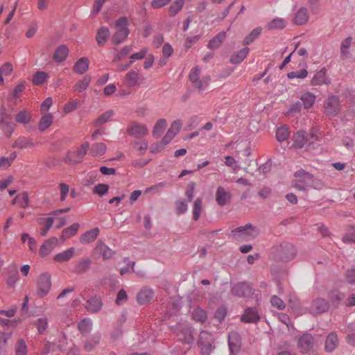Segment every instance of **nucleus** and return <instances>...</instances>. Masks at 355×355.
Returning a JSON list of instances; mask_svg holds the SVG:
<instances>
[{
    "label": "nucleus",
    "instance_id": "obj_1",
    "mask_svg": "<svg viewBox=\"0 0 355 355\" xmlns=\"http://www.w3.org/2000/svg\"><path fill=\"white\" fill-rule=\"evenodd\" d=\"M128 21L125 17H119L115 22L116 32L112 36V42L119 44L123 42L129 35Z\"/></svg>",
    "mask_w": 355,
    "mask_h": 355
},
{
    "label": "nucleus",
    "instance_id": "obj_2",
    "mask_svg": "<svg viewBox=\"0 0 355 355\" xmlns=\"http://www.w3.org/2000/svg\"><path fill=\"white\" fill-rule=\"evenodd\" d=\"M235 239L241 241H250L258 235V231L250 224L239 227L232 231Z\"/></svg>",
    "mask_w": 355,
    "mask_h": 355
},
{
    "label": "nucleus",
    "instance_id": "obj_3",
    "mask_svg": "<svg viewBox=\"0 0 355 355\" xmlns=\"http://www.w3.org/2000/svg\"><path fill=\"white\" fill-rule=\"evenodd\" d=\"M294 176L293 187L299 190H304L313 183V175L304 170L301 169L296 171Z\"/></svg>",
    "mask_w": 355,
    "mask_h": 355
},
{
    "label": "nucleus",
    "instance_id": "obj_4",
    "mask_svg": "<svg viewBox=\"0 0 355 355\" xmlns=\"http://www.w3.org/2000/svg\"><path fill=\"white\" fill-rule=\"evenodd\" d=\"M200 77V69L198 66L193 68L189 73V80L193 85L199 90H202L207 88L209 81V76H204L202 78Z\"/></svg>",
    "mask_w": 355,
    "mask_h": 355
},
{
    "label": "nucleus",
    "instance_id": "obj_5",
    "mask_svg": "<svg viewBox=\"0 0 355 355\" xmlns=\"http://www.w3.org/2000/svg\"><path fill=\"white\" fill-rule=\"evenodd\" d=\"M127 133L137 139L143 138L148 135V129L144 124H141L136 121H130L126 128Z\"/></svg>",
    "mask_w": 355,
    "mask_h": 355
},
{
    "label": "nucleus",
    "instance_id": "obj_6",
    "mask_svg": "<svg viewBox=\"0 0 355 355\" xmlns=\"http://www.w3.org/2000/svg\"><path fill=\"white\" fill-rule=\"evenodd\" d=\"M213 340L214 338L211 334L205 331L200 332L198 345L202 355H209L214 349L212 345Z\"/></svg>",
    "mask_w": 355,
    "mask_h": 355
},
{
    "label": "nucleus",
    "instance_id": "obj_7",
    "mask_svg": "<svg viewBox=\"0 0 355 355\" xmlns=\"http://www.w3.org/2000/svg\"><path fill=\"white\" fill-rule=\"evenodd\" d=\"M324 110L326 115L336 116L340 111V102L338 96H329L324 103Z\"/></svg>",
    "mask_w": 355,
    "mask_h": 355
},
{
    "label": "nucleus",
    "instance_id": "obj_8",
    "mask_svg": "<svg viewBox=\"0 0 355 355\" xmlns=\"http://www.w3.org/2000/svg\"><path fill=\"white\" fill-rule=\"evenodd\" d=\"M310 17L309 12L305 7H301L293 14L292 22L297 26H304L307 24Z\"/></svg>",
    "mask_w": 355,
    "mask_h": 355
},
{
    "label": "nucleus",
    "instance_id": "obj_9",
    "mask_svg": "<svg viewBox=\"0 0 355 355\" xmlns=\"http://www.w3.org/2000/svg\"><path fill=\"white\" fill-rule=\"evenodd\" d=\"M37 291L40 295H46L51 287V276L48 273L40 275L37 280Z\"/></svg>",
    "mask_w": 355,
    "mask_h": 355
},
{
    "label": "nucleus",
    "instance_id": "obj_10",
    "mask_svg": "<svg viewBox=\"0 0 355 355\" xmlns=\"http://www.w3.org/2000/svg\"><path fill=\"white\" fill-rule=\"evenodd\" d=\"M58 243V239L56 237H51L46 240L39 250L40 256L44 258L50 254Z\"/></svg>",
    "mask_w": 355,
    "mask_h": 355
},
{
    "label": "nucleus",
    "instance_id": "obj_11",
    "mask_svg": "<svg viewBox=\"0 0 355 355\" xmlns=\"http://www.w3.org/2000/svg\"><path fill=\"white\" fill-rule=\"evenodd\" d=\"M297 346L301 352H309L313 346V336L309 334L302 335L298 340Z\"/></svg>",
    "mask_w": 355,
    "mask_h": 355
},
{
    "label": "nucleus",
    "instance_id": "obj_12",
    "mask_svg": "<svg viewBox=\"0 0 355 355\" xmlns=\"http://www.w3.org/2000/svg\"><path fill=\"white\" fill-rule=\"evenodd\" d=\"M329 309V304L324 300L322 298H318L313 301L309 311L312 314H320L325 312Z\"/></svg>",
    "mask_w": 355,
    "mask_h": 355
},
{
    "label": "nucleus",
    "instance_id": "obj_13",
    "mask_svg": "<svg viewBox=\"0 0 355 355\" xmlns=\"http://www.w3.org/2000/svg\"><path fill=\"white\" fill-rule=\"evenodd\" d=\"M99 233V228L94 227L82 234L80 236L79 241L82 244L91 243L96 239Z\"/></svg>",
    "mask_w": 355,
    "mask_h": 355
},
{
    "label": "nucleus",
    "instance_id": "obj_14",
    "mask_svg": "<svg viewBox=\"0 0 355 355\" xmlns=\"http://www.w3.org/2000/svg\"><path fill=\"white\" fill-rule=\"evenodd\" d=\"M292 146L295 148H302L306 144L308 139L306 133L303 130H300L293 135Z\"/></svg>",
    "mask_w": 355,
    "mask_h": 355
},
{
    "label": "nucleus",
    "instance_id": "obj_15",
    "mask_svg": "<svg viewBox=\"0 0 355 355\" xmlns=\"http://www.w3.org/2000/svg\"><path fill=\"white\" fill-rule=\"evenodd\" d=\"M153 291L148 287H144L140 290L137 296L139 304H146L148 303L153 297Z\"/></svg>",
    "mask_w": 355,
    "mask_h": 355
},
{
    "label": "nucleus",
    "instance_id": "obj_16",
    "mask_svg": "<svg viewBox=\"0 0 355 355\" xmlns=\"http://www.w3.org/2000/svg\"><path fill=\"white\" fill-rule=\"evenodd\" d=\"M37 143L33 141L31 137H20L13 144V148H18L20 149L23 148H31L35 147Z\"/></svg>",
    "mask_w": 355,
    "mask_h": 355
},
{
    "label": "nucleus",
    "instance_id": "obj_17",
    "mask_svg": "<svg viewBox=\"0 0 355 355\" xmlns=\"http://www.w3.org/2000/svg\"><path fill=\"white\" fill-rule=\"evenodd\" d=\"M329 83V80L327 76L325 69L316 72L311 80V85L313 86L327 85Z\"/></svg>",
    "mask_w": 355,
    "mask_h": 355
},
{
    "label": "nucleus",
    "instance_id": "obj_18",
    "mask_svg": "<svg viewBox=\"0 0 355 355\" xmlns=\"http://www.w3.org/2000/svg\"><path fill=\"white\" fill-rule=\"evenodd\" d=\"M75 248H69L66 250L55 254L53 260L56 263H63L69 261L75 255Z\"/></svg>",
    "mask_w": 355,
    "mask_h": 355
},
{
    "label": "nucleus",
    "instance_id": "obj_19",
    "mask_svg": "<svg viewBox=\"0 0 355 355\" xmlns=\"http://www.w3.org/2000/svg\"><path fill=\"white\" fill-rule=\"evenodd\" d=\"M102 305L101 298L95 296L87 301L85 308L91 313H97L101 309Z\"/></svg>",
    "mask_w": 355,
    "mask_h": 355
},
{
    "label": "nucleus",
    "instance_id": "obj_20",
    "mask_svg": "<svg viewBox=\"0 0 355 355\" xmlns=\"http://www.w3.org/2000/svg\"><path fill=\"white\" fill-rule=\"evenodd\" d=\"M315 99L316 96L310 92H306L300 96L302 106L303 105V107L305 110H309L312 107L315 103Z\"/></svg>",
    "mask_w": 355,
    "mask_h": 355
},
{
    "label": "nucleus",
    "instance_id": "obj_21",
    "mask_svg": "<svg viewBox=\"0 0 355 355\" xmlns=\"http://www.w3.org/2000/svg\"><path fill=\"white\" fill-rule=\"evenodd\" d=\"M338 345V336L335 332L330 333L325 340V350L327 352H333Z\"/></svg>",
    "mask_w": 355,
    "mask_h": 355
},
{
    "label": "nucleus",
    "instance_id": "obj_22",
    "mask_svg": "<svg viewBox=\"0 0 355 355\" xmlns=\"http://www.w3.org/2000/svg\"><path fill=\"white\" fill-rule=\"evenodd\" d=\"M89 61L87 58H80L73 65V70L78 74H83L89 69Z\"/></svg>",
    "mask_w": 355,
    "mask_h": 355
},
{
    "label": "nucleus",
    "instance_id": "obj_23",
    "mask_svg": "<svg viewBox=\"0 0 355 355\" xmlns=\"http://www.w3.org/2000/svg\"><path fill=\"white\" fill-rule=\"evenodd\" d=\"M230 197V194L223 187H219L217 189L216 200L219 205L223 206L226 205L229 202Z\"/></svg>",
    "mask_w": 355,
    "mask_h": 355
},
{
    "label": "nucleus",
    "instance_id": "obj_24",
    "mask_svg": "<svg viewBox=\"0 0 355 355\" xmlns=\"http://www.w3.org/2000/svg\"><path fill=\"white\" fill-rule=\"evenodd\" d=\"M167 126V121L164 119H160L155 123L152 135L154 138L158 139L162 135L164 130Z\"/></svg>",
    "mask_w": 355,
    "mask_h": 355
},
{
    "label": "nucleus",
    "instance_id": "obj_25",
    "mask_svg": "<svg viewBox=\"0 0 355 355\" xmlns=\"http://www.w3.org/2000/svg\"><path fill=\"white\" fill-rule=\"evenodd\" d=\"M148 53V49H144L140 51L133 53L130 55V62L124 65L119 66V70L124 71L127 69L134 62L135 60H141L144 58Z\"/></svg>",
    "mask_w": 355,
    "mask_h": 355
},
{
    "label": "nucleus",
    "instance_id": "obj_26",
    "mask_svg": "<svg viewBox=\"0 0 355 355\" xmlns=\"http://www.w3.org/2000/svg\"><path fill=\"white\" fill-rule=\"evenodd\" d=\"M139 81V74L135 71L128 72L123 80L124 85L130 88L135 87Z\"/></svg>",
    "mask_w": 355,
    "mask_h": 355
},
{
    "label": "nucleus",
    "instance_id": "obj_27",
    "mask_svg": "<svg viewBox=\"0 0 355 355\" xmlns=\"http://www.w3.org/2000/svg\"><path fill=\"white\" fill-rule=\"evenodd\" d=\"M259 316L257 311L252 308H248L242 315V320L245 322H257Z\"/></svg>",
    "mask_w": 355,
    "mask_h": 355
},
{
    "label": "nucleus",
    "instance_id": "obj_28",
    "mask_svg": "<svg viewBox=\"0 0 355 355\" xmlns=\"http://www.w3.org/2000/svg\"><path fill=\"white\" fill-rule=\"evenodd\" d=\"M228 343L230 349L232 353L239 351L241 346V340L237 333L232 332L229 335Z\"/></svg>",
    "mask_w": 355,
    "mask_h": 355
},
{
    "label": "nucleus",
    "instance_id": "obj_29",
    "mask_svg": "<svg viewBox=\"0 0 355 355\" xmlns=\"http://www.w3.org/2000/svg\"><path fill=\"white\" fill-rule=\"evenodd\" d=\"M114 115V112L112 110H107L101 114L94 122L93 125L95 127H98L101 125L110 121Z\"/></svg>",
    "mask_w": 355,
    "mask_h": 355
},
{
    "label": "nucleus",
    "instance_id": "obj_30",
    "mask_svg": "<svg viewBox=\"0 0 355 355\" xmlns=\"http://www.w3.org/2000/svg\"><path fill=\"white\" fill-rule=\"evenodd\" d=\"M232 293L239 297H243L248 295L251 290L249 286L245 283L236 284L232 288Z\"/></svg>",
    "mask_w": 355,
    "mask_h": 355
},
{
    "label": "nucleus",
    "instance_id": "obj_31",
    "mask_svg": "<svg viewBox=\"0 0 355 355\" xmlns=\"http://www.w3.org/2000/svg\"><path fill=\"white\" fill-rule=\"evenodd\" d=\"M226 37L225 32H220L214 36L208 43L207 47L210 49H216L220 47Z\"/></svg>",
    "mask_w": 355,
    "mask_h": 355
},
{
    "label": "nucleus",
    "instance_id": "obj_32",
    "mask_svg": "<svg viewBox=\"0 0 355 355\" xmlns=\"http://www.w3.org/2000/svg\"><path fill=\"white\" fill-rule=\"evenodd\" d=\"M95 250L99 252L105 260L110 259L114 254V252L111 248L102 243L96 245Z\"/></svg>",
    "mask_w": 355,
    "mask_h": 355
},
{
    "label": "nucleus",
    "instance_id": "obj_33",
    "mask_svg": "<svg viewBox=\"0 0 355 355\" xmlns=\"http://www.w3.org/2000/svg\"><path fill=\"white\" fill-rule=\"evenodd\" d=\"M69 53V49L65 45H61L58 47L53 55V60L57 62L64 61Z\"/></svg>",
    "mask_w": 355,
    "mask_h": 355
},
{
    "label": "nucleus",
    "instance_id": "obj_34",
    "mask_svg": "<svg viewBox=\"0 0 355 355\" xmlns=\"http://www.w3.org/2000/svg\"><path fill=\"white\" fill-rule=\"evenodd\" d=\"M91 265V260L88 258H83L78 260L74 269L76 273H83L87 271Z\"/></svg>",
    "mask_w": 355,
    "mask_h": 355
},
{
    "label": "nucleus",
    "instance_id": "obj_35",
    "mask_svg": "<svg viewBox=\"0 0 355 355\" xmlns=\"http://www.w3.org/2000/svg\"><path fill=\"white\" fill-rule=\"evenodd\" d=\"M249 53V48L245 47L241 49L236 53L232 55L230 58V62L232 64H239L241 63L248 55Z\"/></svg>",
    "mask_w": 355,
    "mask_h": 355
},
{
    "label": "nucleus",
    "instance_id": "obj_36",
    "mask_svg": "<svg viewBox=\"0 0 355 355\" xmlns=\"http://www.w3.org/2000/svg\"><path fill=\"white\" fill-rule=\"evenodd\" d=\"M107 150L106 145L102 142H97L92 144L90 148V154L92 156H102Z\"/></svg>",
    "mask_w": 355,
    "mask_h": 355
},
{
    "label": "nucleus",
    "instance_id": "obj_37",
    "mask_svg": "<svg viewBox=\"0 0 355 355\" xmlns=\"http://www.w3.org/2000/svg\"><path fill=\"white\" fill-rule=\"evenodd\" d=\"M110 31L105 26L101 27L97 32L96 41L98 45L102 46L105 44L110 36Z\"/></svg>",
    "mask_w": 355,
    "mask_h": 355
},
{
    "label": "nucleus",
    "instance_id": "obj_38",
    "mask_svg": "<svg viewBox=\"0 0 355 355\" xmlns=\"http://www.w3.org/2000/svg\"><path fill=\"white\" fill-rule=\"evenodd\" d=\"M44 115L41 118L38 128L40 131L43 132L46 130L53 123V116L50 113H43Z\"/></svg>",
    "mask_w": 355,
    "mask_h": 355
},
{
    "label": "nucleus",
    "instance_id": "obj_39",
    "mask_svg": "<svg viewBox=\"0 0 355 355\" xmlns=\"http://www.w3.org/2000/svg\"><path fill=\"white\" fill-rule=\"evenodd\" d=\"M191 316L193 320L202 323L205 322L207 318V312L200 307L195 308L193 310Z\"/></svg>",
    "mask_w": 355,
    "mask_h": 355
},
{
    "label": "nucleus",
    "instance_id": "obj_40",
    "mask_svg": "<svg viewBox=\"0 0 355 355\" xmlns=\"http://www.w3.org/2000/svg\"><path fill=\"white\" fill-rule=\"evenodd\" d=\"M79 227V224L76 223L70 227L65 228L62 230L61 238L63 240H66L74 236L78 232Z\"/></svg>",
    "mask_w": 355,
    "mask_h": 355
},
{
    "label": "nucleus",
    "instance_id": "obj_41",
    "mask_svg": "<svg viewBox=\"0 0 355 355\" xmlns=\"http://www.w3.org/2000/svg\"><path fill=\"white\" fill-rule=\"evenodd\" d=\"M352 38L348 37L347 38L343 40L340 45V57L342 59H346L349 58V53L348 49L350 48L352 44Z\"/></svg>",
    "mask_w": 355,
    "mask_h": 355
},
{
    "label": "nucleus",
    "instance_id": "obj_42",
    "mask_svg": "<svg viewBox=\"0 0 355 355\" xmlns=\"http://www.w3.org/2000/svg\"><path fill=\"white\" fill-rule=\"evenodd\" d=\"M178 337L180 340L187 344L191 343L193 340L192 331L189 328L184 329L180 331L178 334Z\"/></svg>",
    "mask_w": 355,
    "mask_h": 355
},
{
    "label": "nucleus",
    "instance_id": "obj_43",
    "mask_svg": "<svg viewBox=\"0 0 355 355\" xmlns=\"http://www.w3.org/2000/svg\"><path fill=\"white\" fill-rule=\"evenodd\" d=\"M290 135V131L286 125H282L276 130V138L278 141L282 142L286 141Z\"/></svg>",
    "mask_w": 355,
    "mask_h": 355
},
{
    "label": "nucleus",
    "instance_id": "obj_44",
    "mask_svg": "<svg viewBox=\"0 0 355 355\" xmlns=\"http://www.w3.org/2000/svg\"><path fill=\"white\" fill-rule=\"evenodd\" d=\"M286 25L287 21L286 19L283 18H275L268 24V28L270 30H279L284 28Z\"/></svg>",
    "mask_w": 355,
    "mask_h": 355
},
{
    "label": "nucleus",
    "instance_id": "obj_45",
    "mask_svg": "<svg viewBox=\"0 0 355 355\" xmlns=\"http://www.w3.org/2000/svg\"><path fill=\"white\" fill-rule=\"evenodd\" d=\"M32 114L27 110L19 112L15 116V121L17 123L27 124L31 121Z\"/></svg>",
    "mask_w": 355,
    "mask_h": 355
},
{
    "label": "nucleus",
    "instance_id": "obj_46",
    "mask_svg": "<svg viewBox=\"0 0 355 355\" xmlns=\"http://www.w3.org/2000/svg\"><path fill=\"white\" fill-rule=\"evenodd\" d=\"M202 211V199L197 198L193 203V218L194 220H198L200 216Z\"/></svg>",
    "mask_w": 355,
    "mask_h": 355
},
{
    "label": "nucleus",
    "instance_id": "obj_47",
    "mask_svg": "<svg viewBox=\"0 0 355 355\" xmlns=\"http://www.w3.org/2000/svg\"><path fill=\"white\" fill-rule=\"evenodd\" d=\"M92 320L85 318L78 323V328L83 334H87L92 329Z\"/></svg>",
    "mask_w": 355,
    "mask_h": 355
},
{
    "label": "nucleus",
    "instance_id": "obj_48",
    "mask_svg": "<svg viewBox=\"0 0 355 355\" xmlns=\"http://www.w3.org/2000/svg\"><path fill=\"white\" fill-rule=\"evenodd\" d=\"M133 146L138 151L139 155H143L148 148V141L146 139L136 141L134 142Z\"/></svg>",
    "mask_w": 355,
    "mask_h": 355
},
{
    "label": "nucleus",
    "instance_id": "obj_49",
    "mask_svg": "<svg viewBox=\"0 0 355 355\" xmlns=\"http://www.w3.org/2000/svg\"><path fill=\"white\" fill-rule=\"evenodd\" d=\"M91 82V78L89 76H85L81 79L80 80L78 81L75 86V90L78 91L79 92H81L84 90H85L87 87L89 86V83Z\"/></svg>",
    "mask_w": 355,
    "mask_h": 355
},
{
    "label": "nucleus",
    "instance_id": "obj_50",
    "mask_svg": "<svg viewBox=\"0 0 355 355\" xmlns=\"http://www.w3.org/2000/svg\"><path fill=\"white\" fill-rule=\"evenodd\" d=\"M54 221V218L52 217L45 218H39L37 222L40 224H44L45 225L44 228L41 231V235L44 236L47 234L49 230L52 226Z\"/></svg>",
    "mask_w": 355,
    "mask_h": 355
},
{
    "label": "nucleus",
    "instance_id": "obj_51",
    "mask_svg": "<svg viewBox=\"0 0 355 355\" xmlns=\"http://www.w3.org/2000/svg\"><path fill=\"white\" fill-rule=\"evenodd\" d=\"M48 77L47 73L44 71H37L33 76V83L35 85H41L45 83Z\"/></svg>",
    "mask_w": 355,
    "mask_h": 355
},
{
    "label": "nucleus",
    "instance_id": "obj_52",
    "mask_svg": "<svg viewBox=\"0 0 355 355\" xmlns=\"http://www.w3.org/2000/svg\"><path fill=\"white\" fill-rule=\"evenodd\" d=\"M302 107V103L297 101L293 103L286 112H284V115L286 116H293L300 112Z\"/></svg>",
    "mask_w": 355,
    "mask_h": 355
},
{
    "label": "nucleus",
    "instance_id": "obj_53",
    "mask_svg": "<svg viewBox=\"0 0 355 355\" xmlns=\"http://www.w3.org/2000/svg\"><path fill=\"white\" fill-rule=\"evenodd\" d=\"M184 3V0H176L175 1L169 8V15L174 16L182 9Z\"/></svg>",
    "mask_w": 355,
    "mask_h": 355
},
{
    "label": "nucleus",
    "instance_id": "obj_54",
    "mask_svg": "<svg viewBox=\"0 0 355 355\" xmlns=\"http://www.w3.org/2000/svg\"><path fill=\"white\" fill-rule=\"evenodd\" d=\"M262 28L261 27H257L254 28L247 37H245L244 40L245 44H250L254 40H256L259 35L261 34Z\"/></svg>",
    "mask_w": 355,
    "mask_h": 355
},
{
    "label": "nucleus",
    "instance_id": "obj_55",
    "mask_svg": "<svg viewBox=\"0 0 355 355\" xmlns=\"http://www.w3.org/2000/svg\"><path fill=\"white\" fill-rule=\"evenodd\" d=\"M100 337L98 336H96L87 339L84 344V349L87 351H92L95 346L98 343Z\"/></svg>",
    "mask_w": 355,
    "mask_h": 355
},
{
    "label": "nucleus",
    "instance_id": "obj_56",
    "mask_svg": "<svg viewBox=\"0 0 355 355\" xmlns=\"http://www.w3.org/2000/svg\"><path fill=\"white\" fill-rule=\"evenodd\" d=\"M27 347L24 340H19L15 346V355H26Z\"/></svg>",
    "mask_w": 355,
    "mask_h": 355
},
{
    "label": "nucleus",
    "instance_id": "obj_57",
    "mask_svg": "<svg viewBox=\"0 0 355 355\" xmlns=\"http://www.w3.org/2000/svg\"><path fill=\"white\" fill-rule=\"evenodd\" d=\"M89 148V144L88 141H85L81 144L80 147H78L76 150V151H74V153L76 154V156H78L80 159L82 161L85 155L87 154L88 150Z\"/></svg>",
    "mask_w": 355,
    "mask_h": 355
},
{
    "label": "nucleus",
    "instance_id": "obj_58",
    "mask_svg": "<svg viewBox=\"0 0 355 355\" xmlns=\"http://www.w3.org/2000/svg\"><path fill=\"white\" fill-rule=\"evenodd\" d=\"M270 303L271 305L279 309V310H283L286 307L285 302L279 297L277 295H272L270 299Z\"/></svg>",
    "mask_w": 355,
    "mask_h": 355
},
{
    "label": "nucleus",
    "instance_id": "obj_59",
    "mask_svg": "<svg viewBox=\"0 0 355 355\" xmlns=\"http://www.w3.org/2000/svg\"><path fill=\"white\" fill-rule=\"evenodd\" d=\"M344 297V295L340 293V292H338V291L337 290H334V291H332L331 293H329V298L332 304H338L339 303V302L343 299Z\"/></svg>",
    "mask_w": 355,
    "mask_h": 355
},
{
    "label": "nucleus",
    "instance_id": "obj_60",
    "mask_svg": "<svg viewBox=\"0 0 355 355\" xmlns=\"http://www.w3.org/2000/svg\"><path fill=\"white\" fill-rule=\"evenodd\" d=\"M64 162L69 164H75L80 163L82 161L78 156H76L74 151H69L67 153L64 158Z\"/></svg>",
    "mask_w": 355,
    "mask_h": 355
},
{
    "label": "nucleus",
    "instance_id": "obj_61",
    "mask_svg": "<svg viewBox=\"0 0 355 355\" xmlns=\"http://www.w3.org/2000/svg\"><path fill=\"white\" fill-rule=\"evenodd\" d=\"M109 190V185L106 184H96L94 189V193L98 194L100 196L105 194Z\"/></svg>",
    "mask_w": 355,
    "mask_h": 355
},
{
    "label": "nucleus",
    "instance_id": "obj_62",
    "mask_svg": "<svg viewBox=\"0 0 355 355\" xmlns=\"http://www.w3.org/2000/svg\"><path fill=\"white\" fill-rule=\"evenodd\" d=\"M182 126V121L180 119H177L171 123V127L167 131L175 136L180 130Z\"/></svg>",
    "mask_w": 355,
    "mask_h": 355
},
{
    "label": "nucleus",
    "instance_id": "obj_63",
    "mask_svg": "<svg viewBox=\"0 0 355 355\" xmlns=\"http://www.w3.org/2000/svg\"><path fill=\"white\" fill-rule=\"evenodd\" d=\"M225 164L226 166L231 167L234 172H237L240 168V166L237 164L236 160L231 156L225 157Z\"/></svg>",
    "mask_w": 355,
    "mask_h": 355
},
{
    "label": "nucleus",
    "instance_id": "obj_64",
    "mask_svg": "<svg viewBox=\"0 0 355 355\" xmlns=\"http://www.w3.org/2000/svg\"><path fill=\"white\" fill-rule=\"evenodd\" d=\"M78 105V101L77 100L69 101L64 105L63 111L65 113H70L77 109Z\"/></svg>",
    "mask_w": 355,
    "mask_h": 355
}]
</instances>
